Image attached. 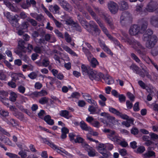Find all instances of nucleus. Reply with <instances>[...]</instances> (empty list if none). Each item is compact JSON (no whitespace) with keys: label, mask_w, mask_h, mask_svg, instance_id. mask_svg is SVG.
Listing matches in <instances>:
<instances>
[{"label":"nucleus","mask_w":158,"mask_h":158,"mask_svg":"<svg viewBox=\"0 0 158 158\" xmlns=\"http://www.w3.org/2000/svg\"><path fill=\"white\" fill-rule=\"evenodd\" d=\"M122 40L123 42H127L131 45L139 54L141 56L145 55L147 52L146 50L141 45L138 41L134 39L130 40L127 38H126V39L123 38H122Z\"/></svg>","instance_id":"obj_1"},{"label":"nucleus","mask_w":158,"mask_h":158,"mask_svg":"<svg viewBox=\"0 0 158 158\" xmlns=\"http://www.w3.org/2000/svg\"><path fill=\"white\" fill-rule=\"evenodd\" d=\"M152 31L148 29L146 31L143 35V40L146 42V46L149 48L153 46L157 41V37L155 35L152 36Z\"/></svg>","instance_id":"obj_2"},{"label":"nucleus","mask_w":158,"mask_h":158,"mask_svg":"<svg viewBox=\"0 0 158 158\" xmlns=\"http://www.w3.org/2000/svg\"><path fill=\"white\" fill-rule=\"evenodd\" d=\"M95 19L97 23L99 25L103 32L107 35L108 38L111 40H112L113 42L115 44L116 46L119 47L120 48H122V46L120 44L119 42L115 39L113 38L109 34L108 31L106 28L104 27L103 24L101 22L100 19L98 18H95Z\"/></svg>","instance_id":"obj_3"},{"label":"nucleus","mask_w":158,"mask_h":158,"mask_svg":"<svg viewBox=\"0 0 158 158\" xmlns=\"http://www.w3.org/2000/svg\"><path fill=\"white\" fill-rule=\"evenodd\" d=\"M84 51L86 52V56L88 60L90 61L91 66L94 68L96 67V66L98 64V62L97 60L93 57V55L90 53L88 52L87 50H85Z\"/></svg>","instance_id":"obj_4"},{"label":"nucleus","mask_w":158,"mask_h":158,"mask_svg":"<svg viewBox=\"0 0 158 158\" xmlns=\"http://www.w3.org/2000/svg\"><path fill=\"white\" fill-rule=\"evenodd\" d=\"M36 63L39 66L47 67L49 64V61L48 58L42 55L40 56V60L36 61Z\"/></svg>","instance_id":"obj_5"},{"label":"nucleus","mask_w":158,"mask_h":158,"mask_svg":"<svg viewBox=\"0 0 158 158\" xmlns=\"http://www.w3.org/2000/svg\"><path fill=\"white\" fill-rule=\"evenodd\" d=\"M158 5V4L156 2H151L147 5V10L149 12H152L156 10V12L158 13V8H156Z\"/></svg>","instance_id":"obj_6"},{"label":"nucleus","mask_w":158,"mask_h":158,"mask_svg":"<svg viewBox=\"0 0 158 158\" xmlns=\"http://www.w3.org/2000/svg\"><path fill=\"white\" fill-rule=\"evenodd\" d=\"M8 95V93L5 91H0V101H1L5 105H8L9 100L6 98Z\"/></svg>","instance_id":"obj_7"},{"label":"nucleus","mask_w":158,"mask_h":158,"mask_svg":"<svg viewBox=\"0 0 158 158\" xmlns=\"http://www.w3.org/2000/svg\"><path fill=\"white\" fill-rule=\"evenodd\" d=\"M108 7L110 11L113 14L116 13L118 11V6L117 4L113 2H109L108 4Z\"/></svg>","instance_id":"obj_8"},{"label":"nucleus","mask_w":158,"mask_h":158,"mask_svg":"<svg viewBox=\"0 0 158 158\" xmlns=\"http://www.w3.org/2000/svg\"><path fill=\"white\" fill-rule=\"evenodd\" d=\"M82 146L88 152V154L90 156H94L96 155L95 150L90 147L88 144L85 143H83Z\"/></svg>","instance_id":"obj_9"},{"label":"nucleus","mask_w":158,"mask_h":158,"mask_svg":"<svg viewBox=\"0 0 158 158\" xmlns=\"http://www.w3.org/2000/svg\"><path fill=\"white\" fill-rule=\"evenodd\" d=\"M102 74L101 73H98L95 71H91L89 77L92 80L94 79L98 80L101 77H102Z\"/></svg>","instance_id":"obj_10"},{"label":"nucleus","mask_w":158,"mask_h":158,"mask_svg":"<svg viewBox=\"0 0 158 158\" xmlns=\"http://www.w3.org/2000/svg\"><path fill=\"white\" fill-rule=\"evenodd\" d=\"M106 144L103 143L99 144L97 147L98 151L105 157H106L107 156V154L106 150Z\"/></svg>","instance_id":"obj_11"},{"label":"nucleus","mask_w":158,"mask_h":158,"mask_svg":"<svg viewBox=\"0 0 158 158\" xmlns=\"http://www.w3.org/2000/svg\"><path fill=\"white\" fill-rule=\"evenodd\" d=\"M108 138L112 141L116 143L117 141L120 138L114 131H111L107 135Z\"/></svg>","instance_id":"obj_12"},{"label":"nucleus","mask_w":158,"mask_h":158,"mask_svg":"<svg viewBox=\"0 0 158 158\" xmlns=\"http://www.w3.org/2000/svg\"><path fill=\"white\" fill-rule=\"evenodd\" d=\"M140 29V27L137 25H133L131 27L129 31V33L131 35H135L139 32Z\"/></svg>","instance_id":"obj_13"},{"label":"nucleus","mask_w":158,"mask_h":158,"mask_svg":"<svg viewBox=\"0 0 158 158\" xmlns=\"http://www.w3.org/2000/svg\"><path fill=\"white\" fill-rule=\"evenodd\" d=\"M130 69H132L133 72L136 74H139L142 77H144V75L141 73L139 68L134 64H132L130 66Z\"/></svg>","instance_id":"obj_14"},{"label":"nucleus","mask_w":158,"mask_h":158,"mask_svg":"<svg viewBox=\"0 0 158 158\" xmlns=\"http://www.w3.org/2000/svg\"><path fill=\"white\" fill-rule=\"evenodd\" d=\"M58 2L64 10L69 11L71 10L70 6L66 1L64 0H58Z\"/></svg>","instance_id":"obj_15"},{"label":"nucleus","mask_w":158,"mask_h":158,"mask_svg":"<svg viewBox=\"0 0 158 158\" xmlns=\"http://www.w3.org/2000/svg\"><path fill=\"white\" fill-rule=\"evenodd\" d=\"M99 43L100 47L104 51L109 54L112 55H113L110 50L106 46L104 42L99 40Z\"/></svg>","instance_id":"obj_16"},{"label":"nucleus","mask_w":158,"mask_h":158,"mask_svg":"<svg viewBox=\"0 0 158 158\" xmlns=\"http://www.w3.org/2000/svg\"><path fill=\"white\" fill-rule=\"evenodd\" d=\"M61 18L65 20V23L67 25H71L74 23L71 18L66 14L62 16Z\"/></svg>","instance_id":"obj_17"},{"label":"nucleus","mask_w":158,"mask_h":158,"mask_svg":"<svg viewBox=\"0 0 158 158\" xmlns=\"http://www.w3.org/2000/svg\"><path fill=\"white\" fill-rule=\"evenodd\" d=\"M49 10L54 14H60L59 11L60 7L57 5H51L49 6Z\"/></svg>","instance_id":"obj_18"},{"label":"nucleus","mask_w":158,"mask_h":158,"mask_svg":"<svg viewBox=\"0 0 158 158\" xmlns=\"http://www.w3.org/2000/svg\"><path fill=\"white\" fill-rule=\"evenodd\" d=\"M4 3L6 6L8 7L11 11L14 12H17L19 11V9L17 7H15L7 1H4Z\"/></svg>","instance_id":"obj_19"},{"label":"nucleus","mask_w":158,"mask_h":158,"mask_svg":"<svg viewBox=\"0 0 158 158\" xmlns=\"http://www.w3.org/2000/svg\"><path fill=\"white\" fill-rule=\"evenodd\" d=\"M62 48L66 52L70 54L72 56H77V54L73 51L72 50L68 47L65 45H62L61 46Z\"/></svg>","instance_id":"obj_20"},{"label":"nucleus","mask_w":158,"mask_h":158,"mask_svg":"<svg viewBox=\"0 0 158 158\" xmlns=\"http://www.w3.org/2000/svg\"><path fill=\"white\" fill-rule=\"evenodd\" d=\"M134 119L131 118L129 117V118L126 119V121L123 122L122 124L127 127H130L131 124H133Z\"/></svg>","instance_id":"obj_21"},{"label":"nucleus","mask_w":158,"mask_h":158,"mask_svg":"<svg viewBox=\"0 0 158 158\" xmlns=\"http://www.w3.org/2000/svg\"><path fill=\"white\" fill-rule=\"evenodd\" d=\"M118 5L120 9L122 10H126L128 7L127 3L125 1H121L118 3Z\"/></svg>","instance_id":"obj_22"},{"label":"nucleus","mask_w":158,"mask_h":158,"mask_svg":"<svg viewBox=\"0 0 158 158\" xmlns=\"http://www.w3.org/2000/svg\"><path fill=\"white\" fill-rule=\"evenodd\" d=\"M105 82L108 85L113 84L114 82L112 77L109 75H106L104 77Z\"/></svg>","instance_id":"obj_23"},{"label":"nucleus","mask_w":158,"mask_h":158,"mask_svg":"<svg viewBox=\"0 0 158 158\" xmlns=\"http://www.w3.org/2000/svg\"><path fill=\"white\" fill-rule=\"evenodd\" d=\"M142 139L143 141H145V142L144 144L148 146L150 145H152L154 144L152 141L149 140L150 137L148 136H143L142 137Z\"/></svg>","instance_id":"obj_24"},{"label":"nucleus","mask_w":158,"mask_h":158,"mask_svg":"<svg viewBox=\"0 0 158 158\" xmlns=\"http://www.w3.org/2000/svg\"><path fill=\"white\" fill-rule=\"evenodd\" d=\"M85 46H87V47L89 48V50L91 51H93V48L90 44L88 43H87L86 42H85L84 43H83L82 44V51L83 52H84V53L85 54V55H86V52L84 51V50H87L88 51V52H89V53H90V52H89V51L88 50V49H87V48H85Z\"/></svg>","instance_id":"obj_25"},{"label":"nucleus","mask_w":158,"mask_h":158,"mask_svg":"<svg viewBox=\"0 0 158 158\" xmlns=\"http://www.w3.org/2000/svg\"><path fill=\"white\" fill-rule=\"evenodd\" d=\"M4 15L5 16L6 18L8 19L9 21L11 23H12V21H15V18L14 17L12 16L10 12H4Z\"/></svg>","instance_id":"obj_26"},{"label":"nucleus","mask_w":158,"mask_h":158,"mask_svg":"<svg viewBox=\"0 0 158 158\" xmlns=\"http://www.w3.org/2000/svg\"><path fill=\"white\" fill-rule=\"evenodd\" d=\"M150 22L154 26L158 27V17H152L151 19Z\"/></svg>","instance_id":"obj_27"},{"label":"nucleus","mask_w":158,"mask_h":158,"mask_svg":"<svg viewBox=\"0 0 158 158\" xmlns=\"http://www.w3.org/2000/svg\"><path fill=\"white\" fill-rule=\"evenodd\" d=\"M44 121L49 125H52L54 124V122L53 120L51 118L50 115H48L44 118Z\"/></svg>","instance_id":"obj_28"},{"label":"nucleus","mask_w":158,"mask_h":158,"mask_svg":"<svg viewBox=\"0 0 158 158\" xmlns=\"http://www.w3.org/2000/svg\"><path fill=\"white\" fill-rule=\"evenodd\" d=\"M60 115L66 118L69 119L71 116L69 114V112L66 110H61L60 112Z\"/></svg>","instance_id":"obj_29"},{"label":"nucleus","mask_w":158,"mask_h":158,"mask_svg":"<svg viewBox=\"0 0 158 158\" xmlns=\"http://www.w3.org/2000/svg\"><path fill=\"white\" fill-rule=\"evenodd\" d=\"M116 144H119L123 147H126L128 145V143L125 140H122L121 138H120L116 143Z\"/></svg>","instance_id":"obj_30"},{"label":"nucleus","mask_w":158,"mask_h":158,"mask_svg":"<svg viewBox=\"0 0 158 158\" xmlns=\"http://www.w3.org/2000/svg\"><path fill=\"white\" fill-rule=\"evenodd\" d=\"M80 126L81 128L86 131H88L90 127L88 126L87 124L84 121H82L80 122Z\"/></svg>","instance_id":"obj_31"},{"label":"nucleus","mask_w":158,"mask_h":158,"mask_svg":"<svg viewBox=\"0 0 158 158\" xmlns=\"http://www.w3.org/2000/svg\"><path fill=\"white\" fill-rule=\"evenodd\" d=\"M10 100L13 102H15L16 100V98L17 97L16 94L15 93L12 91L10 93Z\"/></svg>","instance_id":"obj_32"},{"label":"nucleus","mask_w":158,"mask_h":158,"mask_svg":"<svg viewBox=\"0 0 158 158\" xmlns=\"http://www.w3.org/2000/svg\"><path fill=\"white\" fill-rule=\"evenodd\" d=\"M128 15L126 13H124L120 17V23L123 25L125 22V21L128 19Z\"/></svg>","instance_id":"obj_33"},{"label":"nucleus","mask_w":158,"mask_h":158,"mask_svg":"<svg viewBox=\"0 0 158 158\" xmlns=\"http://www.w3.org/2000/svg\"><path fill=\"white\" fill-rule=\"evenodd\" d=\"M3 120L5 121L7 124L11 125L13 127L17 126V124L15 123V120L13 119H10V120L9 119L6 118H3Z\"/></svg>","instance_id":"obj_34"},{"label":"nucleus","mask_w":158,"mask_h":158,"mask_svg":"<svg viewBox=\"0 0 158 158\" xmlns=\"http://www.w3.org/2000/svg\"><path fill=\"white\" fill-rule=\"evenodd\" d=\"M144 60L148 63H151L158 71V67L157 65L152 61L148 57H146L144 59Z\"/></svg>","instance_id":"obj_35"},{"label":"nucleus","mask_w":158,"mask_h":158,"mask_svg":"<svg viewBox=\"0 0 158 158\" xmlns=\"http://www.w3.org/2000/svg\"><path fill=\"white\" fill-rule=\"evenodd\" d=\"M90 24L94 28V31L96 33V35H99L100 31L98 28L97 26L93 21L90 22Z\"/></svg>","instance_id":"obj_36"},{"label":"nucleus","mask_w":158,"mask_h":158,"mask_svg":"<svg viewBox=\"0 0 158 158\" xmlns=\"http://www.w3.org/2000/svg\"><path fill=\"white\" fill-rule=\"evenodd\" d=\"M19 73L11 72L10 73V76L12 78V80L16 81L17 80H19Z\"/></svg>","instance_id":"obj_37"},{"label":"nucleus","mask_w":158,"mask_h":158,"mask_svg":"<svg viewBox=\"0 0 158 158\" xmlns=\"http://www.w3.org/2000/svg\"><path fill=\"white\" fill-rule=\"evenodd\" d=\"M28 150L26 149L24 150H21L19 152L18 154L19 155L21 158H25L27 156V152Z\"/></svg>","instance_id":"obj_38"},{"label":"nucleus","mask_w":158,"mask_h":158,"mask_svg":"<svg viewBox=\"0 0 158 158\" xmlns=\"http://www.w3.org/2000/svg\"><path fill=\"white\" fill-rule=\"evenodd\" d=\"M49 17L54 21V22L56 27H61L62 26V23L53 17L52 15L50 17Z\"/></svg>","instance_id":"obj_39"},{"label":"nucleus","mask_w":158,"mask_h":158,"mask_svg":"<svg viewBox=\"0 0 158 158\" xmlns=\"http://www.w3.org/2000/svg\"><path fill=\"white\" fill-rule=\"evenodd\" d=\"M155 155V153L154 152L148 150V152L143 155V157L144 158L150 157L152 156H154Z\"/></svg>","instance_id":"obj_40"},{"label":"nucleus","mask_w":158,"mask_h":158,"mask_svg":"<svg viewBox=\"0 0 158 158\" xmlns=\"http://www.w3.org/2000/svg\"><path fill=\"white\" fill-rule=\"evenodd\" d=\"M107 119L110 122L112 123L113 124H117L118 123V120L116 119L115 118L113 117L110 116Z\"/></svg>","instance_id":"obj_41"},{"label":"nucleus","mask_w":158,"mask_h":158,"mask_svg":"<svg viewBox=\"0 0 158 158\" xmlns=\"http://www.w3.org/2000/svg\"><path fill=\"white\" fill-rule=\"evenodd\" d=\"M0 114L1 117L3 118L8 116L9 115V113L7 111L4 110H1L0 111Z\"/></svg>","instance_id":"obj_42"},{"label":"nucleus","mask_w":158,"mask_h":158,"mask_svg":"<svg viewBox=\"0 0 158 158\" xmlns=\"http://www.w3.org/2000/svg\"><path fill=\"white\" fill-rule=\"evenodd\" d=\"M97 106L95 107L89 106L88 108L89 111L90 112L91 114H94L95 113V112L96 110V109L97 108Z\"/></svg>","instance_id":"obj_43"},{"label":"nucleus","mask_w":158,"mask_h":158,"mask_svg":"<svg viewBox=\"0 0 158 158\" xmlns=\"http://www.w3.org/2000/svg\"><path fill=\"white\" fill-rule=\"evenodd\" d=\"M34 51L36 53H41L44 51L43 48L41 47H35L34 49Z\"/></svg>","instance_id":"obj_44"},{"label":"nucleus","mask_w":158,"mask_h":158,"mask_svg":"<svg viewBox=\"0 0 158 158\" xmlns=\"http://www.w3.org/2000/svg\"><path fill=\"white\" fill-rule=\"evenodd\" d=\"M6 77L5 72L3 70H0V79L2 80H5Z\"/></svg>","instance_id":"obj_45"},{"label":"nucleus","mask_w":158,"mask_h":158,"mask_svg":"<svg viewBox=\"0 0 158 158\" xmlns=\"http://www.w3.org/2000/svg\"><path fill=\"white\" fill-rule=\"evenodd\" d=\"M84 140V139L81 137L79 135H77L76 137V138L74 140V142L75 143H82V144L83 143H83Z\"/></svg>","instance_id":"obj_46"},{"label":"nucleus","mask_w":158,"mask_h":158,"mask_svg":"<svg viewBox=\"0 0 158 158\" xmlns=\"http://www.w3.org/2000/svg\"><path fill=\"white\" fill-rule=\"evenodd\" d=\"M48 144L53 149L56 150L57 152H60V150L58 148L57 146L54 144L53 143L49 142Z\"/></svg>","instance_id":"obj_47"},{"label":"nucleus","mask_w":158,"mask_h":158,"mask_svg":"<svg viewBox=\"0 0 158 158\" xmlns=\"http://www.w3.org/2000/svg\"><path fill=\"white\" fill-rule=\"evenodd\" d=\"M25 44L24 41L23 40H21L19 41L18 42V46L22 50H24L25 48L24 45Z\"/></svg>","instance_id":"obj_48"},{"label":"nucleus","mask_w":158,"mask_h":158,"mask_svg":"<svg viewBox=\"0 0 158 158\" xmlns=\"http://www.w3.org/2000/svg\"><path fill=\"white\" fill-rule=\"evenodd\" d=\"M77 135L74 133H70L69 134V136L70 138V140L73 142H74V140L76 138Z\"/></svg>","instance_id":"obj_49"},{"label":"nucleus","mask_w":158,"mask_h":158,"mask_svg":"<svg viewBox=\"0 0 158 158\" xmlns=\"http://www.w3.org/2000/svg\"><path fill=\"white\" fill-rule=\"evenodd\" d=\"M89 66L86 67L85 65H82L81 66V69L83 73H85V74L88 73V69H89Z\"/></svg>","instance_id":"obj_50"},{"label":"nucleus","mask_w":158,"mask_h":158,"mask_svg":"<svg viewBox=\"0 0 158 158\" xmlns=\"http://www.w3.org/2000/svg\"><path fill=\"white\" fill-rule=\"evenodd\" d=\"M118 152L122 156H126L127 154V152L126 150L124 148L119 149Z\"/></svg>","instance_id":"obj_51"},{"label":"nucleus","mask_w":158,"mask_h":158,"mask_svg":"<svg viewBox=\"0 0 158 158\" xmlns=\"http://www.w3.org/2000/svg\"><path fill=\"white\" fill-rule=\"evenodd\" d=\"M7 56L10 57V59L9 60V61L10 62H11L13 60V58L12 56V54L11 52L9 50H6L5 52Z\"/></svg>","instance_id":"obj_52"},{"label":"nucleus","mask_w":158,"mask_h":158,"mask_svg":"<svg viewBox=\"0 0 158 158\" xmlns=\"http://www.w3.org/2000/svg\"><path fill=\"white\" fill-rule=\"evenodd\" d=\"M91 125L94 127L97 128H98L100 127V123L97 121L94 120L91 123Z\"/></svg>","instance_id":"obj_53"},{"label":"nucleus","mask_w":158,"mask_h":158,"mask_svg":"<svg viewBox=\"0 0 158 158\" xmlns=\"http://www.w3.org/2000/svg\"><path fill=\"white\" fill-rule=\"evenodd\" d=\"M144 71V73L142 72L141 71V73H142L145 76L143 77H146L148 78L151 79L152 77L149 74V73L147 69H146L143 70Z\"/></svg>","instance_id":"obj_54"},{"label":"nucleus","mask_w":158,"mask_h":158,"mask_svg":"<svg viewBox=\"0 0 158 158\" xmlns=\"http://www.w3.org/2000/svg\"><path fill=\"white\" fill-rule=\"evenodd\" d=\"M21 6L24 9H27L30 6V3L29 2L28 0H27L26 3H23Z\"/></svg>","instance_id":"obj_55"},{"label":"nucleus","mask_w":158,"mask_h":158,"mask_svg":"<svg viewBox=\"0 0 158 158\" xmlns=\"http://www.w3.org/2000/svg\"><path fill=\"white\" fill-rule=\"evenodd\" d=\"M6 155L11 158H20L17 155L9 152H7Z\"/></svg>","instance_id":"obj_56"},{"label":"nucleus","mask_w":158,"mask_h":158,"mask_svg":"<svg viewBox=\"0 0 158 158\" xmlns=\"http://www.w3.org/2000/svg\"><path fill=\"white\" fill-rule=\"evenodd\" d=\"M109 110L111 112L117 115L119 114V112L118 111L112 107H110L109 109Z\"/></svg>","instance_id":"obj_57"},{"label":"nucleus","mask_w":158,"mask_h":158,"mask_svg":"<svg viewBox=\"0 0 158 158\" xmlns=\"http://www.w3.org/2000/svg\"><path fill=\"white\" fill-rule=\"evenodd\" d=\"M131 58L134 60L136 62L138 63H139L140 62V59L134 53H132L131 55Z\"/></svg>","instance_id":"obj_58"},{"label":"nucleus","mask_w":158,"mask_h":158,"mask_svg":"<svg viewBox=\"0 0 158 158\" xmlns=\"http://www.w3.org/2000/svg\"><path fill=\"white\" fill-rule=\"evenodd\" d=\"M47 101V99L46 97H43L41 98L39 100V102L41 104H44L46 103Z\"/></svg>","instance_id":"obj_59"},{"label":"nucleus","mask_w":158,"mask_h":158,"mask_svg":"<svg viewBox=\"0 0 158 158\" xmlns=\"http://www.w3.org/2000/svg\"><path fill=\"white\" fill-rule=\"evenodd\" d=\"M87 10L91 14V15L93 17H94L95 16V14L94 13L91 7L89 6H88L86 7Z\"/></svg>","instance_id":"obj_60"},{"label":"nucleus","mask_w":158,"mask_h":158,"mask_svg":"<svg viewBox=\"0 0 158 158\" xmlns=\"http://www.w3.org/2000/svg\"><path fill=\"white\" fill-rule=\"evenodd\" d=\"M8 85L10 87L13 88H15L16 87V84L12 81H9L8 83Z\"/></svg>","instance_id":"obj_61"},{"label":"nucleus","mask_w":158,"mask_h":158,"mask_svg":"<svg viewBox=\"0 0 158 158\" xmlns=\"http://www.w3.org/2000/svg\"><path fill=\"white\" fill-rule=\"evenodd\" d=\"M46 114L45 111L43 110H41L40 112L38 113L39 117L41 118H44V115Z\"/></svg>","instance_id":"obj_62"},{"label":"nucleus","mask_w":158,"mask_h":158,"mask_svg":"<svg viewBox=\"0 0 158 158\" xmlns=\"http://www.w3.org/2000/svg\"><path fill=\"white\" fill-rule=\"evenodd\" d=\"M88 131L89 134L92 135L93 136H97L98 135V133L96 131H94L91 127L89 128V130Z\"/></svg>","instance_id":"obj_63"},{"label":"nucleus","mask_w":158,"mask_h":158,"mask_svg":"<svg viewBox=\"0 0 158 158\" xmlns=\"http://www.w3.org/2000/svg\"><path fill=\"white\" fill-rule=\"evenodd\" d=\"M152 53L153 56H156L158 54V47L153 48L152 51Z\"/></svg>","instance_id":"obj_64"}]
</instances>
